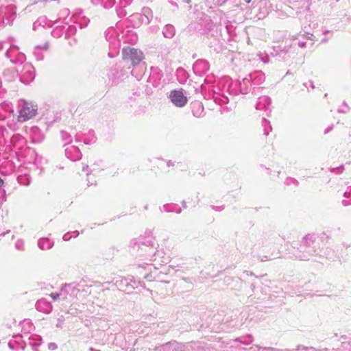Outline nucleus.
<instances>
[{"mask_svg": "<svg viewBox=\"0 0 351 351\" xmlns=\"http://www.w3.org/2000/svg\"><path fill=\"white\" fill-rule=\"evenodd\" d=\"M123 58L124 60L130 61L132 64H138L143 58V54L141 51L130 47L123 49Z\"/></svg>", "mask_w": 351, "mask_h": 351, "instance_id": "obj_1", "label": "nucleus"}, {"mask_svg": "<svg viewBox=\"0 0 351 351\" xmlns=\"http://www.w3.org/2000/svg\"><path fill=\"white\" fill-rule=\"evenodd\" d=\"M36 112L37 108L36 106L29 104H25L19 111L18 120L20 122H25L34 117L36 115Z\"/></svg>", "mask_w": 351, "mask_h": 351, "instance_id": "obj_2", "label": "nucleus"}, {"mask_svg": "<svg viewBox=\"0 0 351 351\" xmlns=\"http://www.w3.org/2000/svg\"><path fill=\"white\" fill-rule=\"evenodd\" d=\"M169 98L171 102L178 107H183L187 103V98L181 90H172Z\"/></svg>", "mask_w": 351, "mask_h": 351, "instance_id": "obj_3", "label": "nucleus"}, {"mask_svg": "<svg viewBox=\"0 0 351 351\" xmlns=\"http://www.w3.org/2000/svg\"><path fill=\"white\" fill-rule=\"evenodd\" d=\"M50 296L53 298V300H56L57 298H58L59 294L53 293L50 295Z\"/></svg>", "mask_w": 351, "mask_h": 351, "instance_id": "obj_4", "label": "nucleus"}, {"mask_svg": "<svg viewBox=\"0 0 351 351\" xmlns=\"http://www.w3.org/2000/svg\"><path fill=\"white\" fill-rule=\"evenodd\" d=\"M3 180L0 178V187L3 185Z\"/></svg>", "mask_w": 351, "mask_h": 351, "instance_id": "obj_5", "label": "nucleus"}]
</instances>
